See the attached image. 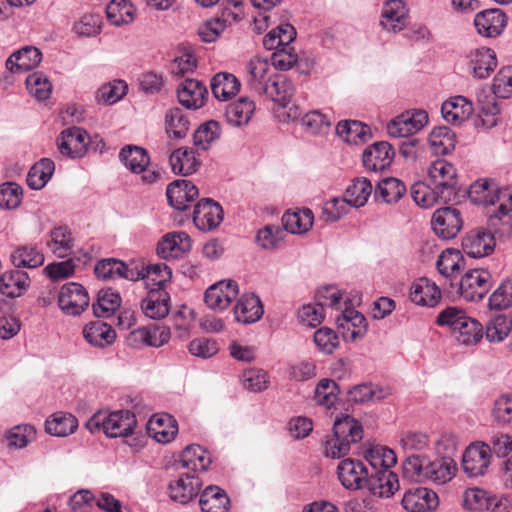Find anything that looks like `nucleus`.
<instances>
[{
  "label": "nucleus",
  "instance_id": "13",
  "mask_svg": "<svg viewBox=\"0 0 512 512\" xmlns=\"http://www.w3.org/2000/svg\"><path fill=\"white\" fill-rule=\"evenodd\" d=\"M506 25V14L498 8L483 10L477 13L474 18V26L477 33L486 38L498 37Z\"/></svg>",
  "mask_w": 512,
  "mask_h": 512
},
{
  "label": "nucleus",
  "instance_id": "27",
  "mask_svg": "<svg viewBox=\"0 0 512 512\" xmlns=\"http://www.w3.org/2000/svg\"><path fill=\"white\" fill-rule=\"evenodd\" d=\"M201 486L199 477L190 474L181 475L169 484V495L173 501L186 504L198 495Z\"/></svg>",
  "mask_w": 512,
  "mask_h": 512
},
{
  "label": "nucleus",
  "instance_id": "46",
  "mask_svg": "<svg viewBox=\"0 0 512 512\" xmlns=\"http://www.w3.org/2000/svg\"><path fill=\"white\" fill-rule=\"evenodd\" d=\"M336 132L345 142L355 145L367 141L370 136L369 127L356 120L339 122L336 126Z\"/></svg>",
  "mask_w": 512,
  "mask_h": 512
},
{
  "label": "nucleus",
  "instance_id": "51",
  "mask_svg": "<svg viewBox=\"0 0 512 512\" xmlns=\"http://www.w3.org/2000/svg\"><path fill=\"white\" fill-rule=\"evenodd\" d=\"M44 255L33 245H24L16 248L11 254V261L17 268H37L43 265Z\"/></svg>",
  "mask_w": 512,
  "mask_h": 512
},
{
  "label": "nucleus",
  "instance_id": "22",
  "mask_svg": "<svg viewBox=\"0 0 512 512\" xmlns=\"http://www.w3.org/2000/svg\"><path fill=\"white\" fill-rule=\"evenodd\" d=\"M191 249V239L186 232L168 233L157 245V254L163 259H178Z\"/></svg>",
  "mask_w": 512,
  "mask_h": 512
},
{
  "label": "nucleus",
  "instance_id": "39",
  "mask_svg": "<svg viewBox=\"0 0 512 512\" xmlns=\"http://www.w3.org/2000/svg\"><path fill=\"white\" fill-rule=\"evenodd\" d=\"M313 221V212L308 208L286 212L282 216L283 228L291 234H303L308 232L313 225Z\"/></svg>",
  "mask_w": 512,
  "mask_h": 512
},
{
  "label": "nucleus",
  "instance_id": "61",
  "mask_svg": "<svg viewBox=\"0 0 512 512\" xmlns=\"http://www.w3.org/2000/svg\"><path fill=\"white\" fill-rule=\"evenodd\" d=\"M332 119L330 115L320 110H312L301 116V125L304 130L312 135L327 134L331 128Z\"/></svg>",
  "mask_w": 512,
  "mask_h": 512
},
{
  "label": "nucleus",
  "instance_id": "49",
  "mask_svg": "<svg viewBox=\"0 0 512 512\" xmlns=\"http://www.w3.org/2000/svg\"><path fill=\"white\" fill-rule=\"evenodd\" d=\"M463 503L466 508L475 511L491 510L497 512L499 508L496 499L480 488L467 489L464 493Z\"/></svg>",
  "mask_w": 512,
  "mask_h": 512
},
{
  "label": "nucleus",
  "instance_id": "64",
  "mask_svg": "<svg viewBox=\"0 0 512 512\" xmlns=\"http://www.w3.org/2000/svg\"><path fill=\"white\" fill-rule=\"evenodd\" d=\"M491 417L497 425L512 424V393L501 394L494 400Z\"/></svg>",
  "mask_w": 512,
  "mask_h": 512
},
{
  "label": "nucleus",
  "instance_id": "48",
  "mask_svg": "<svg viewBox=\"0 0 512 512\" xmlns=\"http://www.w3.org/2000/svg\"><path fill=\"white\" fill-rule=\"evenodd\" d=\"M55 171V164L49 158H42L29 170L27 184L31 189L40 190L51 179Z\"/></svg>",
  "mask_w": 512,
  "mask_h": 512
},
{
  "label": "nucleus",
  "instance_id": "52",
  "mask_svg": "<svg viewBox=\"0 0 512 512\" xmlns=\"http://www.w3.org/2000/svg\"><path fill=\"white\" fill-rule=\"evenodd\" d=\"M135 11L130 0H111L106 7L107 19L115 26L131 23L134 19Z\"/></svg>",
  "mask_w": 512,
  "mask_h": 512
},
{
  "label": "nucleus",
  "instance_id": "34",
  "mask_svg": "<svg viewBox=\"0 0 512 512\" xmlns=\"http://www.w3.org/2000/svg\"><path fill=\"white\" fill-rule=\"evenodd\" d=\"M84 339L92 346L103 348L116 339V332L111 325L102 320L89 322L83 327Z\"/></svg>",
  "mask_w": 512,
  "mask_h": 512
},
{
  "label": "nucleus",
  "instance_id": "16",
  "mask_svg": "<svg viewBox=\"0 0 512 512\" xmlns=\"http://www.w3.org/2000/svg\"><path fill=\"white\" fill-rule=\"evenodd\" d=\"M336 323L346 341H356L363 338L367 332L365 317L353 308H345L336 317Z\"/></svg>",
  "mask_w": 512,
  "mask_h": 512
},
{
  "label": "nucleus",
  "instance_id": "58",
  "mask_svg": "<svg viewBox=\"0 0 512 512\" xmlns=\"http://www.w3.org/2000/svg\"><path fill=\"white\" fill-rule=\"evenodd\" d=\"M456 470V464L452 459L442 458L434 461L429 459L427 481L444 484L455 476Z\"/></svg>",
  "mask_w": 512,
  "mask_h": 512
},
{
  "label": "nucleus",
  "instance_id": "59",
  "mask_svg": "<svg viewBox=\"0 0 512 512\" xmlns=\"http://www.w3.org/2000/svg\"><path fill=\"white\" fill-rule=\"evenodd\" d=\"M181 463L183 467L193 471H205L211 459L209 453L200 445L187 446L181 454Z\"/></svg>",
  "mask_w": 512,
  "mask_h": 512
},
{
  "label": "nucleus",
  "instance_id": "15",
  "mask_svg": "<svg viewBox=\"0 0 512 512\" xmlns=\"http://www.w3.org/2000/svg\"><path fill=\"white\" fill-rule=\"evenodd\" d=\"M494 235L485 229L469 232L462 240V249L471 258H482L490 255L495 249Z\"/></svg>",
  "mask_w": 512,
  "mask_h": 512
},
{
  "label": "nucleus",
  "instance_id": "21",
  "mask_svg": "<svg viewBox=\"0 0 512 512\" xmlns=\"http://www.w3.org/2000/svg\"><path fill=\"white\" fill-rule=\"evenodd\" d=\"M198 188L189 180L179 179L170 183L166 190L169 204L177 210H185L198 197Z\"/></svg>",
  "mask_w": 512,
  "mask_h": 512
},
{
  "label": "nucleus",
  "instance_id": "44",
  "mask_svg": "<svg viewBox=\"0 0 512 512\" xmlns=\"http://www.w3.org/2000/svg\"><path fill=\"white\" fill-rule=\"evenodd\" d=\"M464 257L459 250L446 249L439 255L436 268L445 278H454L464 267Z\"/></svg>",
  "mask_w": 512,
  "mask_h": 512
},
{
  "label": "nucleus",
  "instance_id": "26",
  "mask_svg": "<svg viewBox=\"0 0 512 512\" xmlns=\"http://www.w3.org/2000/svg\"><path fill=\"white\" fill-rule=\"evenodd\" d=\"M472 102L464 96H453L442 103L441 114L448 123L459 125L473 113Z\"/></svg>",
  "mask_w": 512,
  "mask_h": 512
},
{
  "label": "nucleus",
  "instance_id": "10",
  "mask_svg": "<svg viewBox=\"0 0 512 512\" xmlns=\"http://www.w3.org/2000/svg\"><path fill=\"white\" fill-rule=\"evenodd\" d=\"M369 472V468L361 460L352 458L342 460L337 467L338 479L348 490L364 488Z\"/></svg>",
  "mask_w": 512,
  "mask_h": 512
},
{
  "label": "nucleus",
  "instance_id": "56",
  "mask_svg": "<svg viewBox=\"0 0 512 512\" xmlns=\"http://www.w3.org/2000/svg\"><path fill=\"white\" fill-rule=\"evenodd\" d=\"M373 186L370 180L365 177L356 178L345 191L344 198L350 206L359 208L364 206L371 193Z\"/></svg>",
  "mask_w": 512,
  "mask_h": 512
},
{
  "label": "nucleus",
  "instance_id": "11",
  "mask_svg": "<svg viewBox=\"0 0 512 512\" xmlns=\"http://www.w3.org/2000/svg\"><path fill=\"white\" fill-rule=\"evenodd\" d=\"M238 294L239 286L236 281L220 280L206 290L204 301L210 309L222 311L231 305Z\"/></svg>",
  "mask_w": 512,
  "mask_h": 512
},
{
  "label": "nucleus",
  "instance_id": "3",
  "mask_svg": "<svg viewBox=\"0 0 512 512\" xmlns=\"http://www.w3.org/2000/svg\"><path fill=\"white\" fill-rule=\"evenodd\" d=\"M427 174V181L435 188L440 189V193H444L446 199H452L457 186L455 166L445 159H437L429 164Z\"/></svg>",
  "mask_w": 512,
  "mask_h": 512
},
{
  "label": "nucleus",
  "instance_id": "36",
  "mask_svg": "<svg viewBox=\"0 0 512 512\" xmlns=\"http://www.w3.org/2000/svg\"><path fill=\"white\" fill-rule=\"evenodd\" d=\"M255 109L256 106L253 100L248 97H241L227 106L225 117L230 125L242 127L250 122Z\"/></svg>",
  "mask_w": 512,
  "mask_h": 512
},
{
  "label": "nucleus",
  "instance_id": "28",
  "mask_svg": "<svg viewBox=\"0 0 512 512\" xmlns=\"http://www.w3.org/2000/svg\"><path fill=\"white\" fill-rule=\"evenodd\" d=\"M42 60L41 51L35 46H25L6 60L5 66L11 73H20L36 68Z\"/></svg>",
  "mask_w": 512,
  "mask_h": 512
},
{
  "label": "nucleus",
  "instance_id": "1",
  "mask_svg": "<svg viewBox=\"0 0 512 512\" xmlns=\"http://www.w3.org/2000/svg\"><path fill=\"white\" fill-rule=\"evenodd\" d=\"M492 92L493 95L485 94L484 91L478 94L479 117L486 128H492L497 124L500 109L496 97H512V66L503 67L498 71L493 79Z\"/></svg>",
  "mask_w": 512,
  "mask_h": 512
},
{
  "label": "nucleus",
  "instance_id": "35",
  "mask_svg": "<svg viewBox=\"0 0 512 512\" xmlns=\"http://www.w3.org/2000/svg\"><path fill=\"white\" fill-rule=\"evenodd\" d=\"M29 285L30 278L24 271L13 269L0 275V293L6 297H20Z\"/></svg>",
  "mask_w": 512,
  "mask_h": 512
},
{
  "label": "nucleus",
  "instance_id": "53",
  "mask_svg": "<svg viewBox=\"0 0 512 512\" xmlns=\"http://www.w3.org/2000/svg\"><path fill=\"white\" fill-rule=\"evenodd\" d=\"M454 334L459 343L466 346H473L482 340L484 336V328L477 319L468 315L461 325L457 327Z\"/></svg>",
  "mask_w": 512,
  "mask_h": 512
},
{
  "label": "nucleus",
  "instance_id": "18",
  "mask_svg": "<svg viewBox=\"0 0 512 512\" xmlns=\"http://www.w3.org/2000/svg\"><path fill=\"white\" fill-rule=\"evenodd\" d=\"M208 96L206 86L199 80L187 78L177 89L179 103L187 109L197 110L204 106Z\"/></svg>",
  "mask_w": 512,
  "mask_h": 512
},
{
  "label": "nucleus",
  "instance_id": "14",
  "mask_svg": "<svg viewBox=\"0 0 512 512\" xmlns=\"http://www.w3.org/2000/svg\"><path fill=\"white\" fill-rule=\"evenodd\" d=\"M365 487L375 496L389 498L399 489V481L391 469H371Z\"/></svg>",
  "mask_w": 512,
  "mask_h": 512
},
{
  "label": "nucleus",
  "instance_id": "2",
  "mask_svg": "<svg viewBox=\"0 0 512 512\" xmlns=\"http://www.w3.org/2000/svg\"><path fill=\"white\" fill-rule=\"evenodd\" d=\"M137 420L129 410L97 412L86 423L91 432L102 430L110 438L128 437L135 430Z\"/></svg>",
  "mask_w": 512,
  "mask_h": 512
},
{
  "label": "nucleus",
  "instance_id": "47",
  "mask_svg": "<svg viewBox=\"0 0 512 512\" xmlns=\"http://www.w3.org/2000/svg\"><path fill=\"white\" fill-rule=\"evenodd\" d=\"M333 431L336 433L337 437L345 440V442L347 441L350 446L363 438L361 423L349 415L336 419L333 425Z\"/></svg>",
  "mask_w": 512,
  "mask_h": 512
},
{
  "label": "nucleus",
  "instance_id": "4",
  "mask_svg": "<svg viewBox=\"0 0 512 512\" xmlns=\"http://www.w3.org/2000/svg\"><path fill=\"white\" fill-rule=\"evenodd\" d=\"M428 123V114L424 110H408L396 116L387 124V133L391 137H409L422 130Z\"/></svg>",
  "mask_w": 512,
  "mask_h": 512
},
{
  "label": "nucleus",
  "instance_id": "62",
  "mask_svg": "<svg viewBox=\"0 0 512 512\" xmlns=\"http://www.w3.org/2000/svg\"><path fill=\"white\" fill-rule=\"evenodd\" d=\"M497 185L488 180L480 179L471 184L468 195L470 200L479 205H495Z\"/></svg>",
  "mask_w": 512,
  "mask_h": 512
},
{
  "label": "nucleus",
  "instance_id": "6",
  "mask_svg": "<svg viewBox=\"0 0 512 512\" xmlns=\"http://www.w3.org/2000/svg\"><path fill=\"white\" fill-rule=\"evenodd\" d=\"M431 226L439 238L453 239L463 227L461 212L450 206L439 208L432 215Z\"/></svg>",
  "mask_w": 512,
  "mask_h": 512
},
{
  "label": "nucleus",
  "instance_id": "30",
  "mask_svg": "<svg viewBox=\"0 0 512 512\" xmlns=\"http://www.w3.org/2000/svg\"><path fill=\"white\" fill-rule=\"evenodd\" d=\"M171 337L170 329L166 326L152 325L135 329L130 334V340L135 345L161 347L168 343Z\"/></svg>",
  "mask_w": 512,
  "mask_h": 512
},
{
  "label": "nucleus",
  "instance_id": "38",
  "mask_svg": "<svg viewBox=\"0 0 512 512\" xmlns=\"http://www.w3.org/2000/svg\"><path fill=\"white\" fill-rule=\"evenodd\" d=\"M199 506L202 512H227L230 500L218 486H209L200 495Z\"/></svg>",
  "mask_w": 512,
  "mask_h": 512
},
{
  "label": "nucleus",
  "instance_id": "7",
  "mask_svg": "<svg viewBox=\"0 0 512 512\" xmlns=\"http://www.w3.org/2000/svg\"><path fill=\"white\" fill-rule=\"evenodd\" d=\"M56 143L62 156L79 159L87 153L89 136L80 127H70L59 134Z\"/></svg>",
  "mask_w": 512,
  "mask_h": 512
},
{
  "label": "nucleus",
  "instance_id": "33",
  "mask_svg": "<svg viewBox=\"0 0 512 512\" xmlns=\"http://www.w3.org/2000/svg\"><path fill=\"white\" fill-rule=\"evenodd\" d=\"M148 432L157 442L165 444L175 438L178 425L169 414H155L148 422Z\"/></svg>",
  "mask_w": 512,
  "mask_h": 512
},
{
  "label": "nucleus",
  "instance_id": "24",
  "mask_svg": "<svg viewBox=\"0 0 512 512\" xmlns=\"http://www.w3.org/2000/svg\"><path fill=\"white\" fill-rule=\"evenodd\" d=\"M442 293L438 285L421 277L413 282L410 288V299L419 306L435 307L441 300Z\"/></svg>",
  "mask_w": 512,
  "mask_h": 512
},
{
  "label": "nucleus",
  "instance_id": "60",
  "mask_svg": "<svg viewBox=\"0 0 512 512\" xmlns=\"http://www.w3.org/2000/svg\"><path fill=\"white\" fill-rule=\"evenodd\" d=\"M512 328L508 315L497 314L492 316L485 325L484 335L490 343H501L511 333Z\"/></svg>",
  "mask_w": 512,
  "mask_h": 512
},
{
  "label": "nucleus",
  "instance_id": "9",
  "mask_svg": "<svg viewBox=\"0 0 512 512\" xmlns=\"http://www.w3.org/2000/svg\"><path fill=\"white\" fill-rule=\"evenodd\" d=\"M491 447L482 442L470 444L464 451L462 467L469 477L484 475L491 463Z\"/></svg>",
  "mask_w": 512,
  "mask_h": 512
},
{
  "label": "nucleus",
  "instance_id": "8",
  "mask_svg": "<svg viewBox=\"0 0 512 512\" xmlns=\"http://www.w3.org/2000/svg\"><path fill=\"white\" fill-rule=\"evenodd\" d=\"M89 302L86 289L76 282L64 284L58 293L59 308L67 315H80L89 306Z\"/></svg>",
  "mask_w": 512,
  "mask_h": 512
},
{
  "label": "nucleus",
  "instance_id": "37",
  "mask_svg": "<svg viewBox=\"0 0 512 512\" xmlns=\"http://www.w3.org/2000/svg\"><path fill=\"white\" fill-rule=\"evenodd\" d=\"M210 85L214 97L220 101H228L233 98L241 87L238 78L228 72H220L214 75Z\"/></svg>",
  "mask_w": 512,
  "mask_h": 512
},
{
  "label": "nucleus",
  "instance_id": "31",
  "mask_svg": "<svg viewBox=\"0 0 512 512\" xmlns=\"http://www.w3.org/2000/svg\"><path fill=\"white\" fill-rule=\"evenodd\" d=\"M234 315L238 322L244 324H251L258 321L263 315L261 300L254 293L241 295L236 302Z\"/></svg>",
  "mask_w": 512,
  "mask_h": 512
},
{
  "label": "nucleus",
  "instance_id": "19",
  "mask_svg": "<svg viewBox=\"0 0 512 512\" xmlns=\"http://www.w3.org/2000/svg\"><path fill=\"white\" fill-rule=\"evenodd\" d=\"M468 68L475 78L485 79L490 76L497 66V57L494 50L480 47L471 50L468 55Z\"/></svg>",
  "mask_w": 512,
  "mask_h": 512
},
{
  "label": "nucleus",
  "instance_id": "54",
  "mask_svg": "<svg viewBox=\"0 0 512 512\" xmlns=\"http://www.w3.org/2000/svg\"><path fill=\"white\" fill-rule=\"evenodd\" d=\"M171 268L165 263L149 264L145 266V286L148 291L165 290V286L171 281Z\"/></svg>",
  "mask_w": 512,
  "mask_h": 512
},
{
  "label": "nucleus",
  "instance_id": "57",
  "mask_svg": "<svg viewBox=\"0 0 512 512\" xmlns=\"http://www.w3.org/2000/svg\"><path fill=\"white\" fill-rule=\"evenodd\" d=\"M406 192L405 184L397 178H385L375 188V197L387 204L398 202Z\"/></svg>",
  "mask_w": 512,
  "mask_h": 512
},
{
  "label": "nucleus",
  "instance_id": "5",
  "mask_svg": "<svg viewBox=\"0 0 512 512\" xmlns=\"http://www.w3.org/2000/svg\"><path fill=\"white\" fill-rule=\"evenodd\" d=\"M491 280V274L485 269L468 270L459 284L460 295L467 301H479L489 291Z\"/></svg>",
  "mask_w": 512,
  "mask_h": 512
},
{
  "label": "nucleus",
  "instance_id": "23",
  "mask_svg": "<svg viewBox=\"0 0 512 512\" xmlns=\"http://www.w3.org/2000/svg\"><path fill=\"white\" fill-rule=\"evenodd\" d=\"M407 17L404 0H388L383 5L380 24L385 30L396 33L406 26Z\"/></svg>",
  "mask_w": 512,
  "mask_h": 512
},
{
  "label": "nucleus",
  "instance_id": "32",
  "mask_svg": "<svg viewBox=\"0 0 512 512\" xmlns=\"http://www.w3.org/2000/svg\"><path fill=\"white\" fill-rule=\"evenodd\" d=\"M293 83L282 74H274L264 88L262 95H266L273 102L286 107L294 96Z\"/></svg>",
  "mask_w": 512,
  "mask_h": 512
},
{
  "label": "nucleus",
  "instance_id": "63",
  "mask_svg": "<svg viewBox=\"0 0 512 512\" xmlns=\"http://www.w3.org/2000/svg\"><path fill=\"white\" fill-rule=\"evenodd\" d=\"M221 135V127L217 121L210 120L201 124L194 132V145L201 150H207Z\"/></svg>",
  "mask_w": 512,
  "mask_h": 512
},
{
  "label": "nucleus",
  "instance_id": "42",
  "mask_svg": "<svg viewBox=\"0 0 512 512\" xmlns=\"http://www.w3.org/2000/svg\"><path fill=\"white\" fill-rule=\"evenodd\" d=\"M120 161L135 174L142 173L150 163L147 151L139 146L127 145L119 153Z\"/></svg>",
  "mask_w": 512,
  "mask_h": 512
},
{
  "label": "nucleus",
  "instance_id": "43",
  "mask_svg": "<svg viewBox=\"0 0 512 512\" xmlns=\"http://www.w3.org/2000/svg\"><path fill=\"white\" fill-rule=\"evenodd\" d=\"M74 238L68 227L60 226L50 232L47 247L58 258L68 256L73 248Z\"/></svg>",
  "mask_w": 512,
  "mask_h": 512
},
{
  "label": "nucleus",
  "instance_id": "40",
  "mask_svg": "<svg viewBox=\"0 0 512 512\" xmlns=\"http://www.w3.org/2000/svg\"><path fill=\"white\" fill-rule=\"evenodd\" d=\"M428 142L433 154L446 155L455 149L456 135L449 127L439 126L430 132Z\"/></svg>",
  "mask_w": 512,
  "mask_h": 512
},
{
  "label": "nucleus",
  "instance_id": "25",
  "mask_svg": "<svg viewBox=\"0 0 512 512\" xmlns=\"http://www.w3.org/2000/svg\"><path fill=\"white\" fill-rule=\"evenodd\" d=\"M245 81L251 91L262 95V92L270 77H273L272 69L267 60L255 57L251 59L246 66Z\"/></svg>",
  "mask_w": 512,
  "mask_h": 512
},
{
  "label": "nucleus",
  "instance_id": "50",
  "mask_svg": "<svg viewBox=\"0 0 512 512\" xmlns=\"http://www.w3.org/2000/svg\"><path fill=\"white\" fill-rule=\"evenodd\" d=\"M78 427L77 419L69 413H55L45 422L48 434L65 437L75 432Z\"/></svg>",
  "mask_w": 512,
  "mask_h": 512
},
{
  "label": "nucleus",
  "instance_id": "45",
  "mask_svg": "<svg viewBox=\"0 0 512 512\" xmlns=\"http://www.w3.org/2000/svg\"><path fill=\"white\" fill-rule=\"evenodd\" d=\"M411 195L414 202L423 208H429L438 202H448L451 199H446V196L440 193V189L435 188L428 183H415L411 187Z\"/></svg>",
  "mask_w": 512,
  "mask_h": 512
},
{
  "label": "nucleus",
  "instance_id": "55",
  "mask_svg": "<svg viewBox=\"0 0 512 512\" xmlns=\"http://www.w3.org/2000/svg\"><path fill=\"white\" fill-rule=\"evenodd\" d=\"M295 28L288 23L281 24L272 29L263 39V45L267 50L278 51L284 45L291 44L296 38Z\"/></svg>",
  "mask_w": 512,
  "mask_h": 512
},
{
  "label": "nucleus",
  "instance_id": "12",
  "mask_svg": "<svg viewBox=\"0 0 512 512\" xmlns=\"http://www.w3.org/2000/svg\"><path fill=\"white\" fill-rule=\"evenodd\" d=\"M224 212L220 204L212 199H202L194 208L193 222L201 231H212L223 221Z\"/></svg>",
  "mask_w": 512,
  "mask_h": 512
},
{
  "label": "nucleus",
  "instance_id": "17",
  "mask_svg": "<svg viewBox=\"0 0 512 512\" xmlns=\"http://www.w3.org/2000/svg\"><path fill=\"white\" fill-rule=\"evenodd\" d=\"M437 494L425 487L407 490L402 498V507L408 512H429L438 506Z\"/></svg>",
  "mask_w": 512,
  "mask_h": 512
},
{
  "label": "nucleus",
  "instance_id": "41",
  "mask_svg": "<svg viewBox=\"0 0 512 512\" xmlns=\"http://www.w3.org/2000/svg\"><path fill=\"white\" fill-rule=\"evenodd\" d=\"M171 169L175 174L190 175L196 172L200 165L196 158L195 151L191 148H179L171 153L169 157Z\"/></svg>",
  "mask_w": 512,
  "mask_h": 512
},
{
  "label": "nucleus",
  "instance_id": "29",
  "mask_svg": "<svg viewBox=\"0 0 512 512\" xmlns=\"http://www.w3.org/2000/svg\"><path fill=\"white\" fill-rule=\"evenodd\" d=\"M170 296L165 290H151L141 301V310L150 319L160 320L169 313Z\"/></svg>",
  "mask_w": 512,
  "mask_h": 512
},
{
  "label": "nucleus",
  "instance_id": "20",
  "mask_svg": "<svg viewBox=\"0 0 512 512\" xmlns=\"http://www.w3.org/2000/svg\"><path fill=\"white\" fill-rule=\"evenodd\" d=\"M394 150L385 141L374 143L367 147L362 156V162L366 170L378 172L386 169L392 163Z\"/></svg>",
  "mask_w": 512,
  "mask_h": 512
}]
</instances>
